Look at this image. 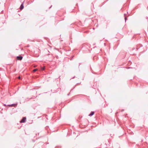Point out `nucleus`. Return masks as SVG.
I'll use <instances>...</instances> for the list:
<instances>
[{
	"mask_svg": "<svg viewBox=\"0 0 148 148\" xmlns=\"http://www.w3.org/2000/svg\"><path fill=\"white\" fill-rule=\"evenodd\" d=\"M26 121V118L25 117H23L21 120L20 121L21 123H25Z\"/></svg>",
	"mask_w": 148,
	"mask_h": 148,
	"instance_id": "nucleus-1",
	"label": "nucleus"
},
{
	"mask_svg": "<svg viewBox=\"0 0 148 148\" xmlns=\"http://www.w3.org/2000/svg\"><path fill=\"white\" fill-rule=\"evenodd\" d=\"M23 58V57L21 56H18L17 57V59L18 60H21Z\"/></svg>",
	"mask_w": 148,
	"mask_h": 148,
	"instance_id": "nucleus-2",
	"label": "nucleus"
},
{
	"mask_svg": "<svg viewBox=\"0 0 148 148\" xmlns=\"http://www.w3.org/2000/svg\"><path fill=\"white\" fill-rule=\"evenodd\" d=\"M24 8V6L23 5V3H22L20 7V9L21 10H22Z\"/></svg>",
	"mask_w": 148,
	"mask_h": 148,
	"instance_id": "nucleus-3",
	"label": "nucleus"
},
{
	"mask_svg": "<svg viewBox=\"0 0 148 148\" xmlns=\"http://www.w3.org/2000/svg\"><path fill=\"white\" fill-rule=\"evenodd\" d=\"M94 114V112H91L90 114L89 115V116H92Z\"/></svg>",
	"mask_w": 148,
	"mask_h": 148,
	"instance_id": "nucleus-4",
	"label": "nucleus"
},
{
	"mask_svg": "<svg viewBox=\"0 0 148 148\" xmlns=\"http://www.w3.org/2000/svg\"><path fill=\"white\" fill-rule=\"evenodd\" d=\"M37 69H35L33 70V71L34 72H35L37 71Z\"/></svg>",
	"mask_w": 148,
	"mask_h": 148,
	"instance_id": "nucleus-5",
	"label": "nucleus"
},
{
	"mask_svg": "<svg viewBox=\"0 0 148 148\" xmlns=\"http://www.w3.org/2000/svg\"><path fill=\"white\" fill-rule=\"evenodd\" d=\"M14 105V104H11V105H8V106H13Z\"/></svg>",
	"mask_w": 148,
	"mask_h": 148,
	"instance_id": "nucleus-6",
	"label": "nucleus"
},
{
	"mask_svg": "<svg viewBox=\"0 0 148 148\" xmlns=\"http://www.w3.org/2000/svg\"><path fill=\"white\" fill-rule=\"evenodd\" d=\"M124 16H125V14H124ZM125 21H126L127 18L125 17Z\"/></svg>",
	"mask_w": 148,
	"mask_h": 148,
	"instance_id": "nucleus-7",
	"label": "nucleus"
},
{
	"mask_svg": "<svg viewBox=\"0 0 148 148\" xmlns=\"http://www.w3.org/2000/svg\"><path fill=\"white\" fill-rule=\"evenodd\" d=\"M45 69V67H43L42 68V70H44Z\"/></svg>",
	"mask_w": 148,
	"mask_h": 148,
	"instance_id": "nucleus-8",
	"label": "nucleus"
},
{
	"mask_svg": "<svg viewBox=\"0 0 148 148\" xmlns=\"http://www.w3.org/2000/svg\"><path fill=\"white\" fill-rule=\"evenodd\" d=\"M18 78L19 79H20L21 78V77H20V76L18 77Z\"/></svg>",
	"mask_w": 148,
	"mask_h": 148,
	"instance_id": "nucleus-9",
	"label": "nucleus"
},
{
	"mask_svg": "<svg viewBox=\"0 0 148 148\" xmlns=\"http://www.w3.org/2000/svg\"><path fill=\"white\" fill-rule=\"evenodd\" d=\"M4 106H6V104H5L4 105Z\"/></svg>",
	"mask_w": 148,
	"mask_h": 148,
	"instance_id": "nucleus-10",
	"label": "nucleus"
},
{
	"mask_svg": "<svg viewBox=\"0 0 148 148\" xmlns=\"http://www.w3.org/2000/svg\"><path fill=\"white\" fill-rule=\"evenodd\" d=\"M148 17H147V18H148Z\"/></svg>",
	"mask_w": 148,
	"mask_h": 148,
	"instance_id": "nucleus-11",
	"label": "nucleus"
},
{
	"mask_svg": "<svg viewBox=\"0 0 148 148\" xmlns=\"http://www.w3.org/2000/svg\"><path fill=\"white\" fill-rule=\"evenodd\" d=\"M34 67H36V66H34Z\"/></svg>",
	"mask_w": 148,
	"mask_h": 148,
	"instance_id": "nucleus-12",
	"label": "nucleus"
}]
</instances>
